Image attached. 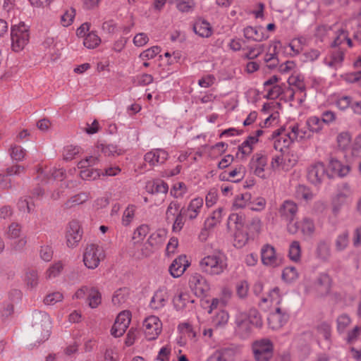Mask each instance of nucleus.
<instances>
[{
  "instance_id": "ddd939ff",
  "label": "nucleus",
  "mask_w": 361,
  "mask_h": 361,
  "mask_svg": "<svg viewBox=\"0 0 361 361\" xmlns=\"http://www.w3.org/2000/svg\"><path fill=\"white\" fill-rule=\"evenodd\" d=\"M288 137L284 141L285 145H290L293 142H302L310 140L312 137L310 132L305 128H300L298 123H294L286 126Z\"/></svg>"
},
{
  "instance_id": "f257e3e1",
  "label": "nucleus",
  "mask_w": 361,
  "mask_h": 361,
  "mask_svg": "<svg viewBox=\"0 0 361 361\" xmlns=\"http://www.w3.org/2000/svg\"><path fill=\"white\" fill-rule=\"evenodd\" d=\"M200 267L204 273L208 275H220L228 267L227 257L222 252H214L212 255L205 256L200 261Z\"/></svg>"
},
{
  "instance_id": "6ab92c4d",
  "label": "nucleus",
  "mask_w": 361,
  "mask_h": 361,
  "mask_svg": "<svg viewBox=\"0 0 361 361\" xmlns=\"http://www.w3.org/2000/svg\"><path fill=\"white\" fill-rule=\"evenodd\" d=\"M190 265L185 255H180L176 258L169 267V271L173 278H178L183 274Z\"/></svg>"
},
{
  "instance_id": "de8ad7c7",
  "label": "nucleus",
  "mask_w": 361,
  "mask_h": 361,
  "mask_svg": "<svg viewBox=\"0 0 361 361\" xmlns=\"http://www.w3.org/2000/svg\"><path fill=\"white\" fill-rule=\"evenodd\" d=\"M75 16V10L73 8L66 9L60 18V24L63 27L70 26L74 20Z\"/></svg>"
},
{
  "instance_id": "4468645a",
  "label": "nucleus",
  "mask_w": 361,
  "mask_h": 361,
  "mask_svg": "<svg viewBox=\"0 0 361 361\" xmlns=\"http://www.w3.org/2000/svg\"><path fill=\"white\" fill-rule=\"evenodd\" d=\"M169 158V152L162 148L152 149L147 152L144 156V160L151 167H157L163 165Z\"/></svg>"
},
{
  "instance_id": "680f3d73",
  "label": "nucleus",
  "mask_w": 361,
  "mask_h": 361,
  "mask_svg": "<svg viewBox=\"0 0 361 361\" xmlns=\"http://www.w3.org/2000/svg\"><path fill=\"white\" fill-rule=\"evenodd\" d=\"M20 233L21 226L16 222L11 223L6 233L7 238L10 239L18 238L20 236Z\"/></svg>"
},
{
  "instance_id": "6e6552de",
  "label": "nucleus",
  "mask_w": 361,
  "mask_h": 361,
  "mask_svg": "<svg viewBox=\"0 0 361 361\" xmlns=\"http://www.w3.org/2000/svg\"><path fill=\"white\" fill-rule=\"evenodd\" d=\"M316 230L314 220L310 217H303L300 221L287 224V231L290 234L300 231L305 238H312Z\"/></svg>"
},
{
  "instance_id": "9b49d317",
  "label": "nucleus",
  "mask_w": 361,
  "mask_h": 361,
  "mask_svg": "<svg viewBox=\"0 0 361 361\" xmlns=\"http://www.w3.org/2000/svg\"><path fill=\"white\" fill-rule=\"evenodd\" d=\"M142 330L148 341L155 340L161 332L162 323L158 317L149 316L143 321Z\"/></svg>"
},
{
  "instance_id": "a18cd8bd",
  "label": "nucleus",
  "mask_w": 361,
  "mask_h": 361,
  "mask_svg": "<svg viewBox=\"0 0 361 361\" xmlns=\"http://www.w3.org/2000/svg\"><path fill=\"white\" fill-rule=\"evenodd\" d=\"M100 42V37L94 32H89L83 40V44L87 49H94L99 45Z\"/></svg>"
},
{
  "instance_id": "864d4df0",
  "label": "nucleus",
  "mask_w": 361,
  "mask_h": 361,
  "mask_svg": "<svg viewBox=\"0 0 361 361\" xmlns=\"http://www.w3.org/2000/svg\"><path fill=\"white\" fill-rule=\"evenodd\" d=\"M80 176L83 180H94L101 176V171L90 167L81 170Z\"/></svg>"
},
{
  "instance_id": "39448f33",
  "label": "nucleus",
  "mask_w": 361,
  "mask_h": 361,
  "mask_svg": "<svg viewBox=\"0 0 361 361\" xmlns=\"http://www.w3.org/2000/svg\"><path fill=\"white\" fill-rule=\"evenodd\" d=\"M32 326L35 332L41 336L38 343L44 342L51 334V322L49 315L44 312H35L32 314Z\"/></svg>"
},
{
  "instance_id": "393cba45",
  "label": "nucleus",
  "mask_w": 361,
  "mask_h": 361,
  "mask_svg": "<svg viewBox=\"0 0 361 361\" xmlns=\"http://www.w3.org/2000/svg\"><path fill=\"white\" fill-rule=\"evenodd\" d=\"M328 167L334 175L339 177L345 176L350 171V167L348 165L343 164L339 160L334 157L329 159Z\"/></svg>"
},
{
  "instance_id": "0eeeda50",
  "label": "nucleus",
  "mask_w": 361,
  "mask_h": 361,
  "mask_svg": "<svg viewBox=\"0 0 361 361\" xmlns=\"http://www.w3.org/2000/svg\"><path fill=\"white\" fill-rule=\"evenodd\" d=\"M252 353L255 361H270L273 357L274 345L268 338L256 341L252 344Z\"/></svg>"
},
{
  "instance_id": "5701e85b",
  "label": "nucleus",
  "mask_w": 361,
  "mask_h": 361,
  "mask_svg": "<svg viewBox=\"0 0 361 361\" xmlns=\"http://www.w3.org/2000/svg\"><path fill=\"white\" fill-rule=\"evenodd\" d=\"M345 51L343 49L338 48L331 51L324 59V63L329 67L337 69L341 67L344 61Z\"/></svg>"
},
{
  "instance_id": "423d86ee",
  "label": "nucleus",
  "mask_w": 361,
  "mask_h": 361,
  "mask_svg": "<svg viewBox=\"0 0 361 361\" xmlns=\"http://www.w3.org/2000/svg\"><path fill=\"white\" fill-rule=\"evenodd\" d=\"M104 258L105 252L102 247L97 244H89L85 248L83 262L88 269H96Z\"/></svg>"
},
{
  "instance_id": "4d7b16f0",
  "label": "nucleus",
  "mask_w": 361,
  "mask_h": 361,
  "mask_svg": "<svg viewBox=\"0 0 361 361\" xmlns=\"http://www.w3.org/2000/svg\"><path fill=\"white\" fill-rule=\"evenodd\" d=\"M63 269V264L61 262L59 261L55 262L46 271L47 278L49 279L56 278L58 276Z\"/></svg>"
},
{
  "instance_id": "f3484780",
  "label": "nucleus",
  "mask_w": 361,
  "mask_h": 361,
  "mask_svg": "<svg viewBox=\"0 0 361 361\" xmlns=\"http://www.w3.org/2000/svg\"><path fill=\"white\" fill-rule=\"evenodd\" d=\"M190 288L198 296L204 295L209 290V285L204 276L199 274H193L190 280Z\"/></svg>"
},
{
  "instance_id": "37998d69",
  "label": "nucleus",
  "mask_w": 361,
  "mask_h": 361,
  "mask_svg": "<svg viewBox=\"0 0 361 361\" xmlns=\"http://www.w3.org/2000/svg\"><path fill=\"white\" fill-rule=\"evenodd\" d=\"M136 206L134 204H129L126 209L123 211L121 224L124 226H128L135 217V213L136 211Z\"/></svg>"
},
{
  "instance_id": "7c9ffc66",
  "label": "nucleus",
  "mask_w": 361,
  "mask_h": 361,
  "mask_svg": "<svg viewBox=\"0 0 361 361\" xmlns=\"http://www.w3.org/2000/svg\"><path fill=\"white\" fill-rule=\"evenodd\" d=\"M166 231L159 229L152 233L147 239V241L156 250H159L164 244L166 238Z\"/></svg>"
},
{
  "instance_id": "cd10ccee",
  "label": "nucleus",
  "mask_w": 361,
  "mask_h": 361,
  "mask_svg": "<svg viewBox=\"0 0 361 361\" xmlns=\"http://www.w3.org/2000/svg\"><path fill=\"white\" fill-rule=\"evenodd\" d=\"M287 128L275 130L271 134V138L274 140V147L276 150L283 151L284 148L288 147L290 145H285L284 141L288 137Z\"/></svg>"
},
{
  "instance_id": "8fccbe9b",
  "label": "nucleus",
  "mask_w": 361,
  "mask_h": 361,
  "mask_svg": "<svg viewBox=\"0 0 361 361\" xmlns=\"http://www.w3.org/2000/svg\"><path fill=\"white\" fill-rule=\"evenodd\" d=\"M316 255L322 259H326L330 256V247L327 242L319 241L317 245Z\"/></svg>"
},
{
  "instance_id": "bb28decb",
  "label": "nucleus",
  "mask_w": 361,
  "mask_h": 361,
  "mask_svg": "<svg viewBox=\"0 0 361 361\" xmlns=\"http://www.w3.org/2000/svg\"><path fill=\"white\" fill-rule=\"evenodd\" d=\"M315 288L318 295H324L329 293L331 279L326 274H321L315 282Z\"/></svg>"
},
{
  "instance_id": "c85d7f7f",
  "label": "nucleus",
  "mask_w": 361,
  "mask_h": 361,
  "mask_svg": "<svg viewBox=\"0 0 361 361\" xmlns=\"http://www.w3.org/2000/svg\"><path fill=\"white\" fill-rule=\"evenodd\" d=\"M146 190L151 194H166L169 191V185L164 180L157 179L147 182Z\"/></svg>"
},
{
  "instance_id": "052dcab7",
  "label": "nucleus",
  "mask_w": 361,
  "mask_h": 361,
  "mask_svg": "<svg viewBox=\"0 0 361 361\" xmlns=\"http://www.w3.org/2000/svg\"><path fill=\"white\" fill-rule=\"evenodd\" d=\"M351 136L348 132H342L337 136V143L339 148L346 149L350 145Z\"/></svg>"
},
{
  "instance_id": "0e129e2a",
  "label": "nucleus",
  "mask_w": 361,
  "mask_h": 361,
  "mask_svg": "<svg viewBox=\"0 0 361 361\" xmlns=\"http://www.w3.org/2000/svg\"><path fill=\"white\" fill-rule=\"evenodd\" d=\"M298 277V273L293 267H288L283 270L282 279L286 282H292L297 279Z\"/></svg>"
},
{
  "instance_id": "e433bc0d",
  "label": "nucleus",
  "mask_w": 361,
  "mask_h": 361,
  "mask_svg": "<svg viewBox=\"0 0 361 361\" xmlns=\"http://www.w3.org/2000/svg\"><path fill=\"white\" fill-rule=\"evenodd\" d=\"M91 198L90 193L87 192H81L67 200L65 205L67 208H70L76 205L82 204Z\"/></svg>"
},
{
  "instance_id": "774afa93",
  "label": "nucleus",
  "mask_w": 361,
  "mask_h": 361,
  "mask_svg": "<svg viewBox=\"0 0 361 361\" xmlns=\"http://www.w3.org/2000/svg\"><path fill=\"white\" fill-rule=\"evenodd\" d=\"M63 295L60 292H53L48 294L44 299V302L47 305H54L56 303L62 301Z\"/></svg>"
},
{
  "instance_id": "69168bd1",
  "label": "nucleus",
  "mask_w": 361,
  "mask_h": 361,
  "mask_svg": "<svg viewBox=\"0 0 361 361\" xmlns=\"http://www.w3.org/2000/svg\"><path fill=\"white\" fill-rule=\"evenodd\" d=\"M229 319V314L225 310L219 311L214 317L213 322L216 326L226 325Z\"/></svg>"
},
{
  "instance_id": "4be33fe9",
  "label": "nucleus",
  "mask_w": 361,
  "mask_h": 361,
  "mask_svg": "<svg viewBox=\"0 0 361 361\" xmlns=\"http://www.w3.org/2000/svg\"><path fill=\"white\" fill-rule=\"evenodd\" d=\"M297 204L291 200H286L279 208V214L281 217L288 221V224L294 223L293 220L298 213Z\"/></svg>"
},
{
  "instance_id": "c9c22d12",
  "label": "nucleus",
  "mask_w": 361,
  "mask_h": 361,
  "mask_svg": "<svg viewBox=\"0 0 361 361\" xmlns=\"http://www.w3.org/2000/svg\"><path fill=\"white\" fill-rule=\"evenodd\" d=\"M257 145V140L253 137H247L238 147V152L242 157H248L254 150Z\"/></svg>"
},
{
  "instance_id": "7ed1b4c3",
  "label": "nucleus",
  "mask_w": 361,
  "mask_h": 361,
  "mask_svg": "<svg viewBox=\"0 0 361 361\" xmlns=\"http://www.w3.org/2000/svg\"><path fill=\"white\" fill-rule=\"evenodd\" d=\"M30 40L29 27L20 22L11 27V49L15 52L22 51Z\"/></svg>"
},
{
  "instance_id": "9d476101",
  "label": "nucleus",
  "mask_w": 361,
  "mask_h": 361,
  "mask_svg": "<svg viewBox=\"0 0 361 361\" xmlns=\"http://www.w3.org/2000/svg\"><path fill=\"white\" fill-rule=\"evenodd\" d=\"M82 230L78 221H70L66 227L65 238L66 245L69 248H74L78 246L82 238Z\"/></svg>"
},
{
  "instance_id": "b1692460",
  "label": "nucleus",
  "mask_w": 361,
  "mask_h": 361,
  "mask_svg": "<svg viewBox=\"0 0 361 361\" xmlns=\"http://www.w3.org/2000/svg\"><path fill=\"white\" fill-rule=\"evenodd\" d=\"M204 205L202 197H197L192 199L188 203L187 207L184 209L185 216L190 219H195L200 214Z\"/></svg>"
},
{
  "instance_id": "72a5a7b5",
  "label": "nucleus",
  "mask_w": 361,
  "mask_h": 361,
  "mask_svg": "<svg viewBox=\"0 0 361 361\" xmlns=\"http://www.w3.org/2000/svg\"><path fill=\"white\" fill-rule=\"evenodd\" d=\"M335 37L331 44V47H338L346 43L349 47H353V42L349 38L348 31L343 28H339L335 32Z\"/></svg>"
},
{
  "instance_id": "09e8293b",
  "label": "nucleus",
  "mask_w": 361,
  "mask_h": 361,
  "mask_svg": "<svg viewBox=\"0 0 361 361\" xmlns=\"http://www.w3.org/2000/svg\"><path fill=\"white\" fill-rule=\"evenodd\" d=\"M87 300L91 308H96L102 302L101 293L94 288H90Z\"/></svg>"
},
{
  "instance_id": "ea45409f",
  "label": "nucleus",
  "mask_w": 361,
  "mask_h": 361,
  "mask_svg": "<svg viewBox=\"0 0 361 361\" xmlns=\"http://www.w3.org/2000/svg\"><path fill=\"white\" fill-rule=\"evenodd\" d=\"M295 196L298 200L308 202L313 199L314 194L307 186L299 185L295 188Z\"/></svg>"
},
{
  "instance_id": "c756f323",
  "label": "nucleus",
  "mask_w": 361,
  "mask_h": 361,
  "mask_svg": "<svg viewBox=\"0 0 361 361\" xmlns=\"http://www.w3.org/2000/svg\"><path fill=\"white\" fill-rule=\"evenodd\" d=\"M226 214V210L224 207H219L216 210H214L212 214L206 219L204 221V225L207 228H214L218 224H219L223 217Z\"/></svg>"
},
{
  "instance_id": "49530a36",
  "label": "nucleus",
  "mask_w": 361,
  "mask_h": 361,
  "mask_svg": "<svg viewBox=\"0 0 361 361\" xmlns=\"http://www.w3.org/2000/svg\"><path fill=\"white\" fill-rule=\"evenodd\" d=\"M180 204L177 201H172L169 204L166 211V219L169 222H172L180 211Z\"/></svg>"
},
{
  "instance_id": "412c9836",
  "label": "nucleus",
  "mask_w": 361,
  "mask_h": 361,
  "mask_svg": "<svg viewBox=\"0 0 361 361\" xmlns=\"http://www.w3.org/2000/svg\"><path fill=\"white\" fill-rule=\"evenodd\" d=\"M288 319V314L277 307L275 311L269 314L268 320L271 329H278L285 325Z\"/></svg>"
},
{
  "instance_id": "4c0bfd02",
  "label": "nucleus",
  "mask_w": 361,
  "mask_h": 361,
  "mask_svg": "<svg viewBox=\"0 0 361 361\" xmlns=\"http://www.w3.org/2000/svg\"><path fill=\"white\" fill-rule=\"evenodd\" d=\"M349 243V233L347 231H344L340 233L335 238V250L337 252H343L348 247Z\"/></svg>"
},
{
  "instance_id": "3c124183",
  "label": "nucleus",
  "mask_w": 361,
  "mask_h": 361,
  "mask_svg": "<svg viewBox=\"0 0 361 361\" xmlns=\"http://www.w3.org/2000/svg\"><path fill=\"white\" fill-rule=\"evenodd\" d=\"M288 256L293 262H298L301 257V247L297 240L293 241L289 246Z\"/></svg>"
},
{
  "instance_id": "6e6d98bb",
  "label": "nucleus",
  "mask_w": 361,
  "mask_h": 361,
  "mask_svg": "<svg viewBox=\"0 0 361 361\" xmlns=\"http://www.w3.org/2000/svg\"><path fill=\"white\" fill-rule=\"evenodd\" d=\"M216 99V95L210 92H200L199 95L195 97L196 103L212 104Z\"/></svg>"
},
{
  "instance_id": "c03bdc74",
  "label": "nucleus",
  "mask_w": 361,
  "mask_h": 361,
  "mask_svg": "<svg viewBox=\"0 0 361 361\" xmlns=\"http://www.w3.org/2000/svg\"><path fill=\"white\" fill-rule=\"evenodd\" d=\"M288 82L290 85L296 87L300 92L305 90L304 77L300 73H292L288 78Z\"/></svg>"
},
{
  "instance_id": "5fc2aeb1",
  "label": "nucleus",
  "mask_w": 361,
  "mask_h": 361,
  "mask_svg": "<svg viewBox=\"0 0 361 361\" xmlns=\"http://www.w3.org/2000/svg\"><path fill=\"white\" fill-rule=\"evenodd\" d=\"M281 295L280 294V290L278 287H275L271 289L268 295L267 298H262V301L266 302L269 301L271 304L278 305L281 302Z\"/></svg>"
},
{
  "instance_id": "a19ab883",
  "label": "nucleus",
  "mask_w": 361,
  "mask_h": 361,
  "mask_svg": "<svg viewBox=\"0 0 361 361\" xmlns=\"http://www.w3.org/2000/svg\"><path fill=\"white\" fill-rule=\"evenodd\" d=\"M169 4H175L177 9L182 13H188L193 10L195 0H169Z\"/></svg>"
},
{
  "instance_id": "f03ea898",
  "label": "nucleus",
  "mask_w": 361,
  "mask_h": 361,
  "mask_svg": "<svg viewBox=\"0 0 361 361\" xmlns=\"http://www.w3.org/2000/svg\"><path fill=\"white\" fill-rule=\"evenodd\" d=\"M235 323L237 331L245 336L250 332L253 326H261L262 321L257 310L252 309L248 312H238L235 315Z\"/></svg>"
},
{
  "instance_id": "20e7f679",
  "label": "nucleus",
  "mask_w": 361,
  "mask_h": 361,
  "mask_svg": "<svg viewBox=\"0 0 361 361\" xmlns=\"http://www.w3.org/2000/svg\"><path fill=\"white\" fill-rule=\"evenodd\" d=\"M352 190L349 185L343 183L339 185L331 199L332 212L337 216L341 209L352 202Z\"/></svg>"
},
{
  "instance_id": "1a4fd4ad",
  "label": "nucleus",
  "mask_w": 361,
  "mask_h": 361,
  "mask_svg": "<svg viewBox=\"0 0 361 361\" xmlns=\"http://www.w3.org/2000/svg\"><path fill=\"white\" fill-rule=\"evenodd\" d=\"M261 261L263 265L272 268L280 267L283 263L282 256L276 252L270 244L263 245L260 250Z\"/></svg>"
},
{
  "instance_id": "338daca9",
  "label": "nucleus",
  "mask_w": 361,
  "mask_h": 361,
  "mask_svg": "<svg viewBox=\"0 0 361 361\" xmlns=\"http://www.w3.org/2000/svg\"><path fill=\"white\" fill-rule=\"evenodd\" d=\"M185 212L184 208H181L178 216L175 217L172 222L173 226L172 229L174 232H179L183 227L185 224V219H184Z\"/></svg>"
},
{
  "instance_id": "2eb2a0df",
  "label": "nucleus",
  "mask_w": 361,
  "mask_h": 361,
  "mask_svg": "<svg viewBox=\"0 0 361 361\" xmlns=\"http://www.w3.org/2000/svg\"><path fill=\"white\" fill-rule=\"evenodd\" d=\"M130 313L129 311H123L117 316L111 332L116 338L123 335L130 322Z\"/></svg>"
},
{
  "instance_id": "58836bf2",
  "label": "nucleus",
  "mask_w": 361,
  "mask_h": 361,
  "mask_svg": "<svg viewBox=\"0 0 361 361\" xmlns=\"http://www.w3.org/2000/svg\"><path fill=\"white\" fill-rule=\"evenodd\" d=\"M149 232V227L146 224L139 226L133 233V240L135 247H138L140 243L145 239Z\"/></svg>"
},
{
  "instance_id": "2f4dec72",
  "label": "nucleus",
  "mask_w": 361,
  "mask_h": 361,
  "mask_svg": "<svg viewBox=\"0 0 361 361\" xmlns=\"http://www.w3.org/2000/svg\"><path fill=\"white\" fill-rule=\"evenodd\" d=\"M194 32L202 37H209L212 34V27L205 20H198L193 25Z\"/></svg>"
},
{
  "instance_id": "bf43d9fd",
  "label": "nucleus",
  "mask_w": 361,
  "mask_h": 361,
  "mask_svg": "<svg viewBox=\"0 0 361 361\" xmlns=\"http://www.w3.org/2000/svg\"><path fill=\"white\" fill-rule=\"evenodd\" d=\"M283 171H289L298 162V157L293 153H287L283 154Z\"/></svg>"
},
{
  "instance_id": "603ef678",
  "label": "nucleus",
  "mask_w": 361,
  "mask_h": 361,
  "mask_svg": "<svg viewBox=\"0 0 361 361\" xmlns=\"http://www.w3.org/2000/svg\"><path fill=\"white\" fill-rule=\"evenodd\" d=\"M188 187L183 182L174 183L170 193L175 198H181L188 192Z\"/></svg>"
},
{
  "instance_id": "13d9d810",
  "label": "nucleus",
  "mask_w": 361,
  "mask_h": 361,
  "mask_svg": "<svg viewBox=\"0 0 361 361\" xmlns=\"http://www.w3.org/2000/svg\"><path fill=\"white\" fill-rule=\"evenodd\" d=\"M276 48V47H274L273 52L267 53L264 58V61L269 69H274L276 68L279 63L277 54L275 51Z\"/></svg>"
},
{
  "instance_id": "aec40b11",
  "label": "nucleus",
  "mask_w": 361,
  "mask_h": 361,
  "mask_svg": "<svg viewBox=\"0 0 361 361\" xmlns=\"http://www.w3.org/2000/svg\"><path fill=\"white\" fill-rule=\"evenodd\" d=\"M169 294L167 289L164 287L159 288L152 296L149 306L154 310H160L168 302Z\"/></svg>"
},
{
  "instance_id": "f8f14e48",
  "label": "nucleus",
  "mask_w": 361,
  "mask_h": 361,
  "mask_svg": "<svg viewBox=\"0 0 361 361\" xmlns=\"http://www.w3.org/2000/svg\"><path fill=\"white\" fill-rule=\"evenodd\" d=\"M326 175V167L322 161L313 162L307 168V178L315 186H319Z\"/></svg>"
},
{
  "instance_id": "79ce46f5",
  "label": "nucleus",
  "mask_w": 361,
  "mask_h": 361,
  "mask_svg": "<svg viewBox=\"0 0 361 361\" xmlns=\"http://www.w3.org/2000/svg\"><path fill=\"white\" fill-rule=\"evenodd\" d=\"M128 295L129 291L128 288H120L115 291L112 297V302L116 306H120L126 302Z\"/></svg>"
},
{
  "instance_id": "e2e57ef3",
  "label": "nucleus",
  "mask_w": 361,
  "mask_h": 361,
  "mask_svg": "<svg viewBox=\"0 0 361 361\" xmlns=\"http://www.w3.org/2000/svg\"><path fill=\"white\" fill-rule=\"evenodd\" d=\"M25 281L27 286L31 288L36 287L38 284V274L35 270H28L25 276Z\"/></svg>"
},
{
  "instance_id": "a878e982",
  "label": "nucleus",
  "mask_w": 361,
  "mask_h": 361,
  "mask_svg": "<svg viewBox=\"0 0 361 361\" xmlns=\"http://www.w3.org/2000/svg\"><path fill=\"white\" fill-rule=\"evenodd\" d=\"M189 302H193V300L190 298L189 293L181 288H178L173 298L175 308L178 310H183Z\"/></svg>"
},
{
  "instance_id": "473e14b6",
  "label": "nucleus",
  "mask_w": 361,
  "mask_h": 361,
  "mask_svg": "<svg viewBox=\"0 0 361 361\" xmlns=\"http://www.w3.org/2000/svg\"><path fill=\"white\" fill-rule=\"evenodd\" d=\"M243 32L245 38L256 42H261L267 37L264 34L262 27L247 26L244 29Z\"/></svg>"
},
{
  "instance_id": "a211bd4d",
  "label": "nucleus",
  "mask_w": 361,
  "mask_h": 361,
  "mask_svg": "<svg viewBox=\"0 0 361 361\" xmlns=\"http://www.w3.org/2000/svg\"><path fill=\"white\" fill-rule=\"evenodd\" d=\"M267 165V157L262 153L255 154L250 161V166L254 173L260 177L264 178L265 167Z\"/></svg>"
},
{
  "instance_id": "dca6fc26",
  "label": "nucleus",
  "mask_w": 361,
  "mask_h": 361,
  "mask_svg": "<svg viewBox=\"0 0 361 361\" xmlns=\"http://www.w3.org/2000/svg\"><path fill=\"white\" fill-rule=\"evenodd\" d=\"M237 350L233 347H224L214 350L207 361H235Z\"/></svg>"
},
{
  "instance_id": "f704fd0d",
  "label": "nucleus",
  "mask_w": 361,
  "mask_h": 361,
  "mask_svg": "<svg viewBox=\"0 0 361 361\" xmlns=\"http://www.w3.org/2000/svg\"><path fill=\"white\" fill-rule=\"evenodd\" d=\"M305 124L308 129V131L310 132V135H312L314 133H320L324 128L322 121L319 117L316 116H312L307 118Z\"/></svg>"
}]
</instances>
